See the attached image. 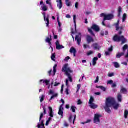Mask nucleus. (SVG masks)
<instances>
[{"instance_id":"nucleus-1","label":"nucleus","mask_w":128,"mask_h":128,"mask_svg":"<svg viewBox=\"0 0 128 128\" xmlns=\"http://www.w3.org/2000/svg\"><path fill=\"white\" fill-rule=\"evenodd\" d=\"M112 106L114 110H118L120 107V104L116 102V100L114 98H108L106 102V106H104V110L108 114H110L112 111L110 108Z\"/></svg>"},{"instance_id":"nucleus-2","label":"nucleus","mask_w":128,"mask_h":128,"mask_svg":"<svg viewBox=\"0 0 128 128\" xmlns=\"http://www.w3.org/2000/svg\"><path fill=\"white\" fill-rule=\"evenodd\" d=\"M62 72H65L66 76H68V79H66V84L68 88L70 87V84L68 82H72V77L71 74H72V70H70V68L68 66V64H65L62 68Z\"/></svg>"},{"instance_id":"nucleus-3","label":"nucleus","mask_w":128,"mask_h":128,"mask_svg":"<svg viewBox=\"0 0 128 128\" xmlns=\"http://www.w3.org/2000/svg\"><path fill=\"white\" fill-rule=\"evenodd\" d=\"M44 110V114H41L40 118V122L38 124V128H44V121L42 120V118H44V114H46V108H43Z\"/></svg>"},{"instance_id":"nucleus-4","label":"nucleus","mask_w":128,"mask_h":128,"mask_svg":"<svg viewBox=\"0 0 128 128\" xmlns=\"http://www.w3.org/2000/svg\"><path fill=\"white\" fill-rule=\"evenodd\" d=\"M114 42H122V44H124L126 42V40L124 36H118V35H116L113 38Z\"/></svg>"},{"instance_id":"nucleus-5","label":"nucleus","mask_w":128,"mask_h":128,"mask_svg":"<svg viewBox=\"0 0 128 128\" xmlns=\"http://www.w3.org/2000/svg\"><path fill=\"white\" fill-rule=\"evenodd\" d=\"M100 16L101 18H104V20H112L114 18V16L112 14H102L100 15Z\"/></svg>"},{"instance_id":"nucleus-6","label":"nucleus","mask_w":128,"mask_h":128,"mask_svg":"<svg viewBox=\"0 0 128 128\" xmlns=\"http://www.w3.org/2000/svg\"><path fill=\"white\" fill-rule=\"evenodd\" d=\"M92 30H94L95 32H100V27L98 25L94 24V25L92 26L91 29H90V28L88 29V30L89 32L92 36H94V34L92 32Z\"/></svg>"},{"instance_id":"nucleus-7","label":"nucleus","mask_w":128,"mask_h":128,"mask_svg":"<svg viewBox=\"0 0 128 128\" xmlns=\"http://www.w3.org/2000/svg\"><path fill=\"white\" fill-rule=\"evenodd\" d=\"M100 118H102V114H96L94 115V122L96 124H100Z\"/></svg>"},{"instance_id":"nucleus-8","label":"nucleus","mask_w":128,"mask_h":128,"mask_svg":"<svg viewBox=\"0 0 128 128\" xmlns=\"http://www.w3.org/2000/svg\"><path fill=\"white\" fill-rule=\"evenodd\" d=\"M94 97L91 96L88 104H90L89 106L92 110H96V108H98V105L94 104Z\"/></svg>"},{"instance_id":"nucleus-9","label":"nucleus","mask_w":128,"mask_h":128,"mask_svg":"<svg viewBox=\"0 0 128 128\" xmlns=\"http://www.w3.org/2000/svg\"><path fill=\"white\" fill-rule=\"evenodd\" d=\"M60 102L62 104L60 107L58 114H59V116H61L62 118V116H64V100L63 99H62Z\"/></svg>"},{"instance_id":"nucleus-10","label":"nucleus","mask_w":128,"mask_h":128,"mask_svg":"<svg viewBox=\"0 0 128 128\" xmlns=\"http://www.w3.org/2000/svg\"><path fill=\"white\" fill-rule=\"evenodd\" d=\"M49 94L52 95L50 99V102L52 100H54V98H58V94L54 93V92L52 90L49 92Z\"/></svg>"},{"instance_id":"nucleus-11","label":"nucleus","mask_w":128,"mask_h":128,"mask_svg":"<svg viewBox=\"0 0 128 128\" xmlns=\"http://www.w3.org/2000/svg\"><path fill=\"white\" fill-rule=\"evenodd\" d=\"M44 16V22H46V26H48L50 24V16L47 15L46 16V12H44L42 14Z\"/></svg>"},{"instance_id":"nucleus-12","label":"nucleus","mask_w":128,"mask_h":128,"mask_svg":"<svg viewBox=\"0 0 128 128\" xmlns=\"http://www.w3.org/2000/svg\"><path fill=\"white\" fill-rule=\"evenodd\" d=\"M75 40H76L78 46H80V42H82V34L80 33L77 35Z\"/></svg>"},{"instance_id":"nucleus-13","label":"nucleus","mask_w":128,"mask_h":128,"mask_svg":"<svg viewBox=\"0 0 128 128\" xmlns=\"http://www.w3.org/2000/svg\"><path fill=\"white\" fill-rule=\"evenodd\" d=\"M40 4L42 5L41 6V10L42 12H46L48 11V8L44 4V2L42 1L40 2Z\"/></svg>"},{"instance_id":"nucleus-14","label":"nucleus","mask_w":128,"mask_h":128,"mask_svg":"<svg viewBox=\"0 0 128 128\" xmlns=\"http://www.w3.org/2000/svg\"><path fill=\"white\" fill-rule=\"evenodd\" d=\"M76 115H74V116H70L69 118V122L70 124H74V122L76 121Z\"/></svg>"},{"instance_id":"nucleus-15","label":"nucleus","mask_w":128,"mask_h":128,"mask_svg":"<svg viewBox=\"0 0 128 128\" xmlns=\"http://www.w3.org/2000/svg\"><path fill=\"white\" fill-rule=\"evenodd\" d=\"M87 42L88 44H90L91 42H94V40L93 38H92L90 36L87 35L86 36Z\"/></svg>"},{"instance_id":"nucleus-16","label":"nucleus","mask_w":128,"mask_h":128,"mask_svg":"<svg viewBox=\"0 0 128 128\" xmlns=\"http://www.w3.org/2000/svg\"><path fill=\"white\" fill-rule=\"evenodd\" d=\"M56 48L58 50H62V48H64V47L60 44V42L57 41L56 42Z\"/></svg>"},{"instance_id":"nucleus-17","label":"nucleus","mask_w":128,"mask_h":128,"mask_svg":"<svg viewBox=\"0 0 128 128\" xmlns=\"http://www.w3.org/2000/svg\"><path fill=\"white\" fill-rule=\"evenodd\" d=\"M56 2H57L58 8L59 9L62 10V0H56Z\"/></svg>"},{"instance_id":"nucleus-18","label":"nucleus","mask_w":128,"mask_h":128,"mask_svg":"<svg viewBox=\"0 0 128 128\" xmlns=\"http://www.w3.org/2000/svg\"><path fill=\"white\" fill-rule=\"evenodd\" d=\"M92 47L93 48L94 50H99L100 49V46L98 44H93L92 45Z\"/></svg>"},{"instance_id":"nucleus-19","label":"nucleus","mask_w":128,"mask_h":128,"mask_svg":"<svg viewBox=\"0 0 128 128\" xmlns=\"http://www.w3.org/2000/svg\"><path fill=\"white\" fill-rule=\"evenodd\" d=\"M40 84H42V82H43V84H44L46 86H48V84L50 82V80H40Z\"/></svg>"},{"instance_id":"nucleus-20","label":"nucleus","mask_w":128,"mask_h":128,"mask_svg":"<svg viewBox=\"0 0 128 128\" xmlns=\"http://www.w3.org/2000/svg\"><path fill=\"white\" fill-rule=\"evenodd\" d=\"M46 42H48L49 44V46H50V48H52V36H50V38H47L46 40Z\"/></svg>"},{"instance_id":"nucleus-21","label":"nucleus","mask_w":128,"mask_h":128,"mask_svg":"<svg viewBox=\"0 0 128 128\" xmlns=\"http://www.w3.org/2000/svg\"><path fill=\"white\" fill-rule=\"evenodd\" d=\"M116 30H122V27H120V20L118 21L116 24Z\"/></svg>"},{"instance_id":"nucleus-22","label":"nucleus","mask_w":128,"mask_h":128,"mask_svg":"<svg viewBox=\"0 0 128 128\" xmlns=\"http://www.w3.org/2000/svg\"><path fill=\"white\" fill-rule=\"evenodd\" d=\"M48 109L50 110V118H54V112L52 111V107H49Z\"/></svg>"},{"instance_id":"nucleus-23","label":"nucleus","mask_w":128,"mask_h":128,"mask_svg":"<svg viewBox=\"0 0 128 128\" xmlns=\"http://www.w3.org/2000/svg\"><path fill=\"white\" fill-rule=\"evenodd\" d=\"M70 52L73 54L74 57H76V50L74 48H72L70 50Z\"/></svg>"},{"instance_id":"nucleus-24","label":"nucleus","mask_w":128,"mask_h":128,"mask_svg":"<svg viewBox=\"0 0 128 128\" xmlns=\"http://www.w3.org/2000/svg\"><path fill=\"white\" fill-rule=\"evenodd\" d=\"M98 57H95L92 60V65L94 66H96V62H98Z\"/></svg>"},{"instance_id":"nucleus-25","label":"nucleus","mask_w":128,"mask_h":128,"mask_svg":"<svg viewBox=\"0 0 128 128\" xmlns=\"http://www.w3.org/2000/svg\"><path fill=\"white\" fill-rule=\"evenodd\" d=\"M122 50H123L124 52H126V50H128L127 54L126 56V58H128V45H125L123 47Z\"/></svg>"},{"instance_id":"nucleus-26","label":"nucleus","mask_w":128,"mask_h":128,"mask_svg":"<svg viewBox=\"0 0 128 128\" xmlns=\"http://www.w3.org/2000/svg\"><path fill=\"white\" fill-rule=\"evenodd\" d=\"M108 52H106V56H110V52H112V46H111L110 48H109L108 50Z\"/></svg>"},{"instance_id":"nucleus-27","label":"nucleus","mask_w":128,"mask_h":128,"mask_svg":"<svg viewBox=\"0 0 128 128\" xmlns=\"http://www.w3.org/2000/svg\"><path fill=\"white\" fill-rule=\"evenodd\" d=\"M121 92H122V94H128V90L126 89V88L122 87L121 88Z\"/></svg>"},{"instance_id":"nucleus-28","label":"nucleus","mask_w":128,"mask_h":128,"mask_svg":"<svg viewBox=\"0 0 128 128\" xmlns=\"http://www.w3.org/2000/svg\"><path fill=\"white\" fill-rule=\"evenodd\" d=\"M112 64L114 65V68H118L120 66L118 62H114Z\"/></svg>"},{"instance_id":"nucleus-29","label":"nucleus","mask_w":128,"mask_h":128,"mask_svg":"<svg viewBox=\"0 0 128 128\" xmlns=\"http://www.w3.org/2000/svg\"><path fill=\"white\" fill-rule=\"evenodd\" d=\"M96 88H100V90H102L103 92H106V88L102 86H96Z\"/></svg>"},{"instance_id":"nucleus-30","label":"nucleus","mask_w":128,"mask_h":128,"mask_svg":"<svg viewBox=\"0 0 128 128\" xmlns=\"http://www.w3.org/2000/svg\"><path fill=\"white\" fill-rule=\"evenodd\" d=\"M124 56V52H122V53H118L116 56L117 58H122V56Z\"/></svg>"},{"instance_id":"nucleus-31","label":"nucleus","mask_w":128,"mask_h":128,"mask_svg":"<svg viewBox=\"0 0 128 128\" xmlns=\"http://www.w3.org/2000/svg\"><path fill=\"white\" fill-rule=\"evenodd\" d=\"M58 66V65L55 64L54 66V70H53V76H56V68Z\"/></svg>"},{"instance_id":"nucleus-32","label":"nucleus","mask_w":128,"mask_h":128,"mask_svg":"<svg viewBox=\"0 0 128 128\" xmlns=\"http://www.w3.org/2000/svg\"><path fill=\"white\" fill-rule=\"evenodd\" d=\"M73 20H74V24H75V28H76V16L74 15Z\"/></svg>"},{"instance_id":"nucleus-33","label":"nucleus","mask_w":128,"mask_h":128,"mask_svg":"<svg viewBox=\"0 0 128 128\" xmlns=\"http://www.w3.org/2000/svg\"><path fill=\"white\" fill-rule=\"evenodd\" d=\"M126 18H128V15L126 14H124L122 16V19L123 22H126Z\"/></svg>"},{"instance_id":"nucleus-34","label":"nucleus","mask_w":128,"mask_h":128,"mask_svg":"<svg viewBox=\"0 0 128 128\" xmlns=\"http://www.w3.org/2000/svg\"><path fill=\"white\" fill-rule=\"evenodd\" d=\"M66 4L67 6H72V2H70V0H66Z\"/></svg>"},{"instance_id":"nucleus-35","label":"nucleus","mask_w":128,"mask_h":128,"mask_svg":"<svg viewBox=\"0 0 128 128\" xmlns=\"http://www.w3.org/2000/svg\"><path fill=\"white\" fill-rule=\"evenodd\" d=\"M94 54V52L90 50L87 52L86 54L88 56H92Z\"/></svg>"},{"instance_id":"nucleus-36","label":"nucleus","mask_w":128,"mask_h":128,"mask_svg":"<svg viewBox=\"0 0 128 128\" xmlns=\"http://www.w3.org/2000/svg\"><path fill=\"white\" fill-rule=\"evenodd\" d=\"M122 94H118V102H122Z\"/></svg>"},{"instance_id":"nucleus-37","label":"nucleus","mask_w":128,"mask_h":128,"mask_svg":"<svg viewBox=\"0 0 128 128\" xmlns=\"http://www.w3.org/2000/svg\"><path fill=\"white\" fill-rule=\"evenodd\" d=\"M46 96L44 95H42L40 96V102H42L44 100V98Z\"/></svg>"},{"instance_id":"nucleus-38","label":"nucleus","mask_w":128,"mask_h":128,"mask_svg":"<svg viewBox=\"0 0 128 128\" xmlns=\"http://www.w3.org/2000/svg\"><path fill=\"white\" fill-rule=\"evenodd\" d=\"M71 110L72 112H76V108L74 106H72Z\"/></svg>"},{"instance_id":"nucleus-39","label":"nucleus","mask_w":128,"mask_h":128,"mask_svg":"<svg viewBox=\"0 0 128 128\" xmlns=\"http://www.w3.org/2000/svg\"><path fill=\"white\" fill-rule=\"evenodd\" d=\"M56 58V54H53L51 56V58L52 60H53L54 62H56V60H54Z\"/></svg>"},{"instance_id":"nucleus-40","label":"nucleus","mask_w":128,"mask_h":128,"mask_svg":"<svg viewBox=\"0 0 128 128\" xmlns=\"http://www.w3.org/2000/svg\"><path fill=\"white\" fill-rule=\"evenodd\" d=\"M128 110H126L124 112V118H128Z\"/></svg>"},{"instance_id":"nucleus-41","label":"nucleus","mask_w":128,"mask_h":128,"mask_svg":"<svg viewBox=\"0 0 128 128\" xmlns=\"http://www.w3.org/2000/svg\"><path fill=\"white\" fill-rule=\"evenodd\" d=\"M50 122H52V118H50L48 120L46 121V126H48V124H50Z\"/></svg>"},{"instance_id":"nucleus-42","label":"nucleus","mask_w":128,"mask_h":128,"mask_svg":"<svg viewBox=\"0 0 128 128\" xmlns=\"http://www.w3.org/2000/svg\"><path fill=\"white\" fill-rule=\"evenodd\" d=\"M122 8H118V12H119V14H118V16H120V14H122Z\"/></svg>"},{"instance_id":"nucleus-43","label":"nucleus","mask_w":128,"mask_h":128,"mask_svg":"<svg viewBox=\"0 0 128 128\" xmlns=\"http://www.w3.org/2000/svg\"><path fill=\"white\" fill-rule=\"evenodd\" d=\"M78 90H77V92H80V88H82V85L78 84L77 86Z\"/></svg>"},{"instance_id":"nucleus-44","label":"nucleus","mask_w":128,"mask_h":128,"mask_svg":"<svg viewBox=\"0 0 128 128\" xmlns=\"http://www.w3.org/2000/svg\"><path fill=\"white\" fill-rule=\"evenodd\" d=\"M114 81L112 80H110L107 82V84H112Z\"/></svg>"},{"instance_id":"nucleus-45","label":"nucleus","mask_w":128,"mask_h":128,"mask_svg":"<svg viewBox=\"0 0 128 128\" xmlns=\"http://www.w3.org/2000/svg\"><path fill=\"white\" fill-rule=\"evenodd\" d=\"M84 48L85 49V50H86V48H90V46L88 45V44H84Z\"/></svg>"},{"instance_id":"nucleus-46","label":"nucleus","mask_w":128,"mask_h":128,"mask_svg":"<svg viewBox=\"0 0 128 128\" xmlns=\"http://www.w3.org/2000/svg\"><path fill=\"white\" fill-rule=\"evenodd\" d=\"M69 60H70V56H67L64 60V62H68Z\"/></svg>"},{"instance_id":"nucleus-47","label":"nucleus","mask_w":128,"mask_h":128,"mask_svg":"<svg viewBox=\"0 0 128 128\" xmlns=\"http://www.w3.org/2000/svg\"><path fill=\"white\" fill-rule=\"evenodd\" d=\"M100 81V78L98 77V76L96 77V80L94 81L95 84H98V82Z\"/></svg>"},{"instance_id":"nucleus-48","label":"nucleus","mask_w":128,"mask_h":128,"mask_svg":"<svg viewBox=\"0 0 128 128\" xmlns=\"http://www.w3.org/2000/svg\"><path fill=\"white\" fill-rule=\"evenodd\" d=\"M114 76V73H110L108 74V76L109 78H112V77Z\"/></svg>"},{"instance_id":"nucleus-49","label":"nucleus","mask_w":128,"mask_h":128,"mask_svg":"<svg viewBox=\"0 0 128 128\" xmlns=\"http://www.w3.org/2000/svg\"><path fill=\"white\" fill-rule=\"evenodd\" d=\"M58 32H62V27H58Z\"/></svg>"},{"instance_id":"nucleus-50","label":"nucleus","mask_w":128,"mask_h":128,"mask_svg":"<svg viewBox=\"0 0 128 128\" xmlns=\"http://www.w3.org/2000/svg\"><path fill=\"white\" fill-rule=\"evenodd\" d=\"M60 84V82H56L55 84L54 85V86H58V85Z\"/></svg>"},{"instance_id":"nucleus-51","label":"nucleus","mask_w":128,"mask_h":128,"mask_svg":"<svg viewBox=\"0 0 128 128\" xmlns=\"http://www.w3.org/2000/svg\"><path fill=\"white\" fill-rule=\"evenodd\" d=\"M46 4H49V6H51L52 4V2H50V1L48 0L46 1Z\"/></svg>"},{"instance_id":"nucleus-52","label":"nucleus","mask_w":128,"mask_h":128,"mask_svg":"<svg viewBox=\"0 0 128 128\" xmlns=\"http://www.w3.org/2000/svg\"><path fill=\"white\" fill-rule=\"evenodd\" d=\"M58 28H62V24L60 21H58Z\"/></svg>"},{"instance_id":"nucleus-53","label":"nucleus","mask_w":128,"mask_h":128,"mask_svg":"<svg viewBox=\"0 0 128 128\" xmlns=\"http://www.w3.org/2000/svg\"><path fill=\"white\" fill-rule=\"evenodd\" d=\"M75 8H78V2L76 3Z\"/></svg>"},{"instance_id":"nucleus-54","label":"nucleus","mask_w":128,"mask_h":128,"mask_svg":"<svg viewBox=\"0 0 128 128\" xmlns=\"http://www.w3.org/2000/svg\"><path fill=\"white\" fill-rule=\"evenodd\" d=\"M66 94L68 96V94H70V93H68V88H66Z\"/></svg>"},{"instance_id":"nucleus-55","label":"nucleus","mask_w":128,"mask_h":128,"mask_svg":"<svg viewBox=\"0 0 128 128\" xmlns=\"http://www.w3.org/2000/svg\"><path fill=\"white\" fill-rule=\"evenodd\" d=\"M95 94L96 96H100L101 93L100 92H96L95 93Z\"/></svg>"},{"instance_id":"nucleus-56","label":"nucleus","mask_w":128,"mask_h":128,"mask_svg":"<svg viewBox=\"0 0 128 128\" xmlns=\"http://www.w3.org/2000/svg\"><path fill=\"white\" fill-rule=\"evenodd\" d=\"M82 104V102L80 101V100H78V104L80 105V104Z\"/></svg>"},{"instance_id":"nucleus-57","label":"nucleus","mask_w":128,"mask_h":128,"mask_svg":"<svg viewBox=\"0 0 128 128\" xmlns=\"http://www.w3.org/2000/svg\"><path fill=\"white\" fill-rule=\"evenodd\" d=\"M66 18H72V16L70 14H67L66 16Z\"/></svg>"},{"instance_id":"nucleus-58","label":"nucleus","mask_w":128,"mask_h":128,"mask_svg":"<svg viewBox=\"0 0 128 128\" xmlns=\"http://www.w3.org/2000/svg\"><path fill=\"white\" fill-rule=\"evenodd\" d=\"M116 84H112V88H116Z\"/></svg>"},{"instance_id":"nucleus-59","label":"nucleus","mask_w":128,"mask_h":128,"mask_svg":"<svg viewBox=\"0 0 128 128\" xmlns=\"http://www.w3.org/2000/svg\"><path fill=\"white\" fill-rule=\"evenodd\" d=\"M64 126L68 127V123L66 122L64 124Z\"/></svg>"},{"instance_id":"nucleus-60","label":"nucleus","mask_w":128,"mask_h":128,"mask_svg":"<svg viewBox=\"0 0 128 128\" xmlns=\"http://www.w3.org/2000/svg\"><path fill=\"white\" fill-rule=\"evenodd\" d=\"M66 108H67V109L70 108V105L66 104Z\"/></svg>"},{"instance_id":"nucleus-61","label":"nucleus","mask_w":128,"mask_h":128,"mask_svg":"<svg viewBox=\"0 0 128 128\" xmlns=\"http://www.w3.org/2000/svg\"><path fill=\"white\" fill-rule=\"evenodd\" d=\"M98 56L99 58H102V54H98Z\"/></svg>"},{"instance_id":"nucleus-62","label":"nucleus","mask_w":128,"mask_h":128,"mask_svg":"<svg viewBox=\"0 0 128 128\" xmlns=\"http://www.w3.org/2000/svg\"><path fill=\"white\" fill-rule=\"evenodd\" d=\"M52 70H50V71L48 72V74L49 76H52Z\"/></svg>"},{"instance_id":"nucleus-63","label":"nucleus","mask_w":128,"mask_h":128,"mask_svg":"<svg viewBox=\"0 0 128 128\" xmlns=\"http://www.w3.org/2000/svg\"><path fill=\"white\" fill-rule=\"evenodd\" d=\"M100 34H101V36H104V34H105V33H104V32H102L101 33H100Z\"/></svg>"},{"instance_id":"nucleus-64","label":"nucleus","mask_w":128,"mask_h":128,"mask_svg":"<svg viewBox=\"0 0 128 128\" xmlns=\"http://www.w3.org/2000/svg\"><path fill=\"white\" fill-rule=\"evenodd\" d=\"M122 64H124V66H128V63L126 62H124L122 63Z\"/></svg>"}]
</instances>
